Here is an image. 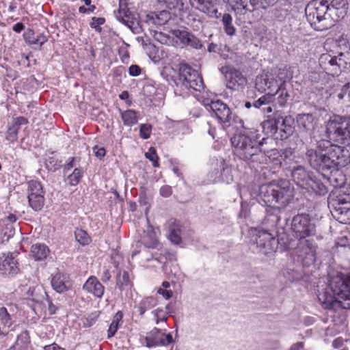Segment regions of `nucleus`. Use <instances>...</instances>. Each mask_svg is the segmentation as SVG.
I'll list each match as a JSON object with an SVG mask.
<instances>
[{
	"label": "nucleus",
	"instance_id": "nucleus-1",
	"mask_svg": "<svg viewBox=\"0 0 350 350\" xmlns=\"http://www.w3.org/2000/svg\"><path fill=\"white\" fill-rule=\"evenodd\" d=\"M306 158L312 167L322 172L338 170L350 163L349 151L327 140H321L316 148L308 150Z\"/></svg>",
	"mask_w": 350,
	"mask_h": 350
},
{
	"label": "nucleus",
	"instance_id": "nucleus-2",
	"mask_svg": "<svg viewBox=\"0 0 350 350\" xmlns=\"http://www.w3.org/2000/svg\"><path fill=\"white\" fill-rule=\"evenodd\" d=\"M318 299L325 308L332 306L335 302H338L343 308H349L350 274L334 277L327 286L319 291Z\"/></svg>",
	"mask_w": 350,
	"mask_h": 350
},
{
	"label": "nucleus",
	"instance_id": "nucleus-3",
	"mask_svg": "<svg viewBox=\"0 0 350 350\" xmlns=\"http://www.w3.org/2000/svg\"><path fill=\"white\" fill-rule=\"evenodd\" d=\"M234 154L244 161H258L261 152V143L257 135H250L249 133H239L231 138Z\"/></svg>",
	"mask_w": 350,
	"mask_h": 350
},
{
	"label": "nucleus",
	"instance_id": "nucleus-4",
	"mask_svg": "<svg viewBox=\"0 0 350 350\" xmlns=\"http://www.w3.org/2000/svg\"><path fill=\"white\" fill-rule=\"evenodd\" d=\"M261 193H264V200L271 206L284 207L293 198V189L290 183L286 180H280L278 183H271L262 186Z\"/></svg>",
	"mask_w": 350,
	"mask_h": 350
},
{
	"label": "nucleus",
	"instance_id": "nucleus-5",
	"mask_svg": "<svg viewBox=\"0 0 350 350\" xmlns=\"http://www.w3.org/2000/svg\"><path fill=\"white\" fill-rule=\"evenodd\" d=\"M255 85L259 92H267V94L262 96L254 103V107L258 109L262 105H267L272 103L275 95L280 90L278 81L275 79V75L273 72L262 73L258 75L255 80Z\"/></svg>",
	"mask_w": 350,
	"mask_h": 350
},
{
	"label": "nucleus",
	"instance_id": "nucleus-6",
	"mask_svg": "<svg viewBox=\"0 0 350 350\" xmlns=\"http://www.w3.org/2000/svg\"><path fill=\"white\" fill-rule=\"evenodd\" d=\"M326 135L330 142L350 145V123L340 116L334 115L325 123Z\"/></svg>",
	"mask_w": 350,
	"mask_h": 350
},
{
	"label": "nucleus",
	"instance_id": "nucleus-7",
	"mask_svg": "<svg viewBox=\"0 0 350 350\" xmlns=\"http://www.w3.org/2000/svg\"><path fill=\"white\" fill-rule=\"evenodd\" d=\"M317 248L313 238L297 241L295 252L297 260L305 267L313 265L317 259Z\"/></svg>",
	"mask_w": 350,
	"mask_h": 350
},
{
	"label": "nucleus",
	"instance_id": "nucleus-8",
	"mask_svg": "<svg viewBox=\"0 0 350 350\" xmlns=\"http://www.w3.org/2000/svg\"><path fill=\"white\" fill-rule=\"evenodd\" d=\"M291 228L297 241L313 238L316 232L315 226L307 215L295 216L292 220Z\"/></svg>",
	"mask_w": 350,
	"mask_h": 350
},
{
	"label": "nucleus",
	"instance_id": "nucleus-9",
	"mask_svg": "<svg viewBox=\"0 0 350 350\" xmlns=\"http://www.w3.org/2000/svg\"><path fill=\"white\" fill-rule=\"evenodd\" d=\"M255 242L257 252L265 255L272 254L276 247L277 241L271 234L264 230H254Z\"/></svg>",
	"mask_w": 350,
	"mask_h": 350
},
{
	"label": "nucleus",
	"instance_id": "nucleus-10",
	"mask_svg": "<svg viewBox=\"0 0 350 350\" xmlns=\"http://www.w3.org/2000/svg\"><path fill=\"white\" fill-rule=\"evenodd\" d=\"M321 60L327 62L332 67L333 75H338L342 71L350 70V51L340 53L338 56L332 57L329 55H321Z\"/></svg>",
	"mask_w": 350,
	"mask_h": 350
},
{
	"label": "nucleus",
	"instance_id": "nucleus-11",
	"mask_svg": "<svg viewBox=\"0 0 350 350\" xmlns=\"http://www.w3.org/2000/svg\"><path fill=\"white\" fill-rule=\"evenodd\" d=\"M28 201L36 211H40L44 204V191L39 181L31 180L28 183Z\"/></svg>",
	"mask_w": 350,
	"mask_h": 350
},
{
	"label": "nucleus",
	"instance_id": "nucleus-12",
	"mask_svg": "<svg viewBox=\"0 0 350 350\" xmlns=\"http://www.w3.org/2000/svg\"><path fill=\"white\" fill-rule=\"evenodd\" d=\"M180 76L185 86L196 91L203 88V81L198 72L187 64H180L179 68Z\"/></svg>",
	"mask_w": 350,
	"mask_h": 350
},
{
	"label": "nucleus",
	"instance_id": "nucleus-13",
	"mask_svg": "<svg viewBox=\"0 0 350 350\" xmlns=\"http://www.w3.org/2000/svg\"><path fill=\"white\" fill-rule=\"evenodd\" d=\"M292 178L298 186L306 190L311 189L312 191H315L319 185L318 182L301 165L293 168Z\"/></svg>",
	"mask_w": 350,
	"mask_h": 350
},
{
	"label": "nucleus",
	"instance_id": "nucleus-14",
	"mask_svg": "<svg viewBox=\"0 0 350 350\" xmlns=\"http://www.w3.org/2000/svg\"><path fill=\"white\" fill-rule=\"evenodd\" d=\"M203 104L205 106H208L221 122H228L230 120L232 115L230 109L227 105L220 100H209L205 99L203 100Z\"/></svg>",
	"mask_w": 350,
	"mask_h": 350
},
{
	"label": "nucleus",
	"instance_id": "nucleus-15",
	"mask_svg": "<svg viewBox=\"0 0 350 350\" xmlns=\"http://www.w3.org/2000/svg\"><path fill=\"white\" fill-rule=\"evenodd\" d=\"M146 346L148 347L163 345L166 346L172 342L171 334H165L161 329L154 327L146 336Z\"/></svg>",
	"mask_w": 350,
	"mask_h": 350
},
{
	"label": "nucleus",
	"instance_id": "nucleus-16",
	"mask_svg": "<svg viewBox=\"0 0 350 350\" xmlns=\"http://www.w3.org/2000/svg\"><path fill=\"white\" fill-rule=\"evenodd\" d=\"M227 87L232 90L243 88L247 84V79L235 69H230L226 74Z\"/></svg>",
	"mask_w": 350,
	"mask_h": 350
},
{
	"label": "nucleus",
	"instance_id": "nucleus-17",
	"mask_svg": "<svg viewBox=\"0 0 350 350\" xmlns=\"http://www.w3.org/2000/svg\"><path fill=\"white\" fill-rule=\"evenodd\" d=\"M51 286L57 293H62L70 289L72 284L66 274L58 272L53 275Z\"/></svg>",
	"mask_w": 350,
	"mask_h": 350
},
{
	"label": "nucleus",
	"instance_id": "nucleus-18",
	"mask_svg": "<svg viewBox=\"0 0 350 350\" xmlns=\"http://www.w3.org/2000/svg\"><path fill=\"white\" fill-rule=\"evenodd\" d=\"M170 33L172 36L179 39L182 43L189 45L194 49H199L202 46L198 38L185 30L172 29L170 31Z\"/></svg>",
	"mask_w": 350,
	"mask_h": 350
},
{
	"label": "nucleus",
	"instance_id": "nucleus-19",
	"mask_svg": "<svg viewBox=\"0 0 350 350\" xmlns=\"http://www.w3.org/2000/svg\"><path fill=\"white\" fill-rule=\"evenodd\" d=\"M0 270L5 274H14L17 273L18 268L17 261L12 254H3L0 257Z\"/></svg>",
	"mask_w": 350,
	"mask_h": 350
},
{
	"label": "nucleus",
	"instance_id": "nucleus-20",
	"mask_svg": "<svg viewBox=\"0 0 350 350\" xmlns=\"http://www.w3.org/2000/svg\"><path fill=\"white\" fill-rule=\"evenodd\" d=\"M279 130L282 138H287L293 133L294 119L291 116L278 118Z\"/></svg>",
	"mask_w": 350,
	"mask_h": 350
},
{
	"label": "nucleus",
	"instance_id": "nucleus-21",
	"mask_svg": "<svg viewBox=\"0 0 350 350\" xmlns=\"http://www.w3.org/2000/svg\"><path fill=\"white\" fill-rule=\"evenodd\" d=\"M189 1L192 7L211 16L214 14L217 18L218 17L211 0H189Z\"/></svg>",
	"mask_w": 350,
	"mask_h": 350
},
{
	"label": "nucleus",
	"instance_id": "nucleus-22",
	"mask_svg": "<svg viewBox=\"0 0 350 350\" xmlns=\"http://www.w3.org/2000/svg\"><path fill=\"white\" fill-rule=\"evenodd\" d=\"M297 122L298 126L304 131H312L314 129V118L310 113L299 114L297 116Z\"/></svg>",
	"mask_w": 350,
	"mask_h": 350
},
{
	"label": "nucleus",
	"instance_id": "nucleus-23",
	"mask_svg": "<svg viewBox=\"0 0 350 350\" xmlns=\"http://www.w3.org/2000/svg\"><path fill=\"white\" fill-rule=\"evenodd\" d=\"M146 22L148 21H159L161 22H169L171 20L174 21L171 13L165 9L161 10L151 11L146 14Z\"/></svg>",
	"mask_w": 350,
	"mask_h": 350
},
{
	"label": "nucleus",
	"instance_id": "nucleus-24",
	"mask_svg": "<svg viewBox=\"0 0 350 350\" xmlns=\"http://www.w3.org/2000/svg\"><path fill=\"white\" fill-rule=\"evenodd\" d=\"M49 254L48 247L42 243L33 245L31 248V256L36 260H42L45 259Z\"/></svg>",
	"mask_w": 350,
	"mask_h": 350
},
{
	"label": "nucleus",
	"instance_id": "nucleus-25",
	"mask_svg": "<svg viewBox=\"0 0 350 350\" xmlns=\"http://www.w3.org/2000/svg\"><path fill=\"white\" fill-rule=\"evenodd\" d=\"M121 118L125 126H132L137 123L139 113L135 110L128 109L121 112Z\"/></svg>",
	"mask_w": 350,
	"mask_h": 350
},
{
	"label": "nucleus",
	"instance_id": "nucleus-26",
	"mask_svg": "<svg viewBox=\"0 0 350 350\" xmlns=\"http://www.w3.org/2000/svg\"><path fill=\"white\" fill-rule=\"evenodd\" d=\"M89 291L96 297L100 298L104 293V286L95 277L91 276L89 278Z\"/></svg>",
	"mask_w": 350,
	"mask_h": 350
},
{
	"label": "nucleus",
	"instance_id": "nucleus-27",
	"mask_svg": "<svg viewBox=\"0 0 350 350\" xmlns=\"http://www.w3.org/2000/svg\"><path fill=\"white\" fill-rule=\"evenodd\" d=\"M170 234L168 238L174 244H179L181 242L180 226L176 222H173L170 226Z\"/></svg>",
	"mask_w": 350,
	"mask_h": 350
},
{
	"label": "nucleus",
	"instance_id": "nucleus-28",
	"mask_svg": "<svg viewBox=\"0 0 350 350\" xmlns=\"http://www.w3.org/2000/svg\"><path fill=\"white\" fill-rule=\"evenodd\" d=\"M157 304V301L152 297H148L144 299L139 304L138 309L141 315H143L146 311L152 308Z\"/></svg>",
	"mask_w": 350,
	"mask_h": 350
},
{
	"label": "nucleus",
	"instance_id": "nucleus-29",
	"mask_svg": "<svg viewBox=\"0 0 350 350\" xmlns=\"http://www.w3.org/2000/svg\"><path fill=\"white\" fill-rule=\"evenodd\" d=\"M144 243L150 247H154L158 243L157 233L151 228L148 230V233L142 237Z\"/></svg>",
	"mask_w": 350,
	"mask_h": 350
},
{
	"label": "nucleus",
	"instance_id": "nucleus-30",
	"mask_svg": "<svg viewBox=\"0 0 350 350\" xmlns=\"http://www.w3.org/2000/svg\"><path fill=\"white\" fill-rule=\"evenodd\" d=\"M117 286L120 291H124L126 287L130 286L129 275L128 272L120 271L116 278Z\"/></svg>",
	"mask_w": 350,
	"mask_h": 350
},
{
	"label": "nucleus",
	"instance_id": "nucleus-31",
	"mask_svg": "<svg viewBox=\"0 0 350 350\" xmlns=\"http://www.w3.org/2000/svg\"><path fill=\"white\" fill-rule=\"evenodd\" d=\"M122 315L120 312H117L113 317V321L111 323L108 329V338L112 337L117 332L120 323L122 321Z\"/></svg>",
	"mask_w": 350,
	"mask_h": 350
},
{
	"label": "nucleus",
	"instance_id": "nucleus-32",
	"mask_svg": "<svg viewBox=\"0 0 350 350\" xmlns=\"http://www.w3.org/2000/svg\"><path fill=\"white\" fill-rule=\"evenodd\" d=\"M82 177V172L78 168H75L72 174H69L66 181L71 185H77Z\"/></svg>",
	"mask_w": 350,
	"mask_h": 350
},
{
	"label": "nucleus",
	"instance_id": "nucleus-33",
	"mask_svg": "<svg viewBox=\"0 0 350 350\" xmlns=\"http://www.w3.org/2000/svg\"><path fill=\"white\" fill-rule=\"evenodd\" d=\"M179 0H153L154 5L159 8L172 9L177 6Z\"/></svg>",
	"mask_w": 350,
	"mask_h": 350
},
{
	"label": "nucleus",
	"instance_id": "nucleus-34",
	"mask_svg": "<svg viewBox=\"0 0 350 350\" xmlns=\"http://www.w3.org/2000/svg\"><path fill=\"white\" fill-rule=\"evenodd\" d=\"M278 118H271L264 122V127L270 129L271 134L275 133L279 130Z\"/></svg>",
	"mask_w": 350,
	"mask_h": 350
},
{
	"label": "nucleus",
	"instance_id": "nucleus-35",
	"mask_svg": "<svg viewBox=\"0 0 350 350\" xmlns=\"http://www.w3.org/2000/svg\"><path fill=\"white\" fill-rule=\"evenodd\" d=\"M0 322L7 326L12 325L11 316L5 307L0 308Z\"/></svg>",
	"mask_w": 350,
	"mask_h": 350
},
{
	"label": "nucleus",
	"instance_id": "nucleus-36",
	"mask_svg": "<svg viewBox=\"0 0 350 350\" xmlns=\"http://www.w3.org/2000/svg\"><path fill=\"white\" fill-rule=\"evenodd\" d=\"M75 239L82 245L88 244V237L86 231L77 228L75 230Z\"/></svg>",
	"mask_w": 350,
	"mask_h": 350
},
{
	"label": "nucleus",
	"instance_id": "nucleus-37",
	"mask_svg": "<svg viewBox=\"0 0 350 350\" xmlns=\"http://www.w3.org/2000/svg\"><path fill=\"white\" fill-rule=\"evenodd\" d=\"M146 157L152 162L154 167H157L159 166L158 156L156 150L153 147H150L148 151L145 154Z\"/></svg>",
	"mask_w": 350,
	"mask_h": 350
},
{
	"label": "nucleus",
	"instance_id": "nucleus-38",
	"mask_svg": "<svg viewBox=\"0 0 350 350\" xmlns=\"http://www.w3.org/2000/svg\"><path fill=\"white\" fill-rule=\"evenodd\" d=\"M152 132V126L149 124H143L139 127V134L142 139H147Z\"/></svg>",
	"mask_w": 350,
	"mask_h": 350
},
{
	"label": "nucleus",
	"instance_id": "nucleus-39",
	"mask_svg": "<svg viewBox=\"0 0 350 350\" xmlns=\"http://www.w3.org/2000/svg\"><path fill=\"white\" fill-rule=\"evenodd\" d=\"M18 129L16 126H12L8 129L6 139L13 143L17 139Z\"/></svg>",
	"mask_w": 350,
	"mask_h": 350
},
{
	"label": "nucleus",
	"instance_id": "nucleus-40",
	"mask_svg": "<svg viewBox=\"0 0 350 350\" xmlns=\"http://www.w3.org/2000/svg\"><path fill=\"white\" fill-rule=\"evenodd\" d=\"M340 100L346 99L350 102V84L343 85L340 92L338 94Z\"/></svg>",
	"mask_w": 350,
	"mask_h": 350
},
{
	"label": "nucleus",
	"instance_id": "nucleus-41",
	"mask_svg": "<svg viewBox=\"0 0 350 350\" xmlns=\"http://www.w3.org/2000/svg\"><path fill=\"white\" fill-rule=\"evenodd\" d=\"M275 75V79H278L279 85L282 88V85L285 83L287 77V70L285 69L278 70L277 72H273Z\"/></svg>",
	"mask_w": 350,
	"mask_h": 350
},
{
	"label": "nucleus",
	"instance_id": "nucleus-42",
	"mask_svg": "<svg viewBox=\"0 0 350 350\" xmlns=\"http://www.w3.org/2000/svg\"><path fill=\"white\" fill-rule=\"evenodd\" d=\"M131 13L129 10H120L118 12V15H117V19L120 22H131Z\"/></svg>",
	"mask_w": 350,
	"mask_h": 350
},
{
	"label": "nucleus",
	"instance_id": "nucleus-43",
	"mask_svg": "<svg viewBox=\"0 0 350 350\" xmlns=\"http://www.w3.org/2000/svg\"><path fill=\"white\" fill-rule=\"evenodd\" d=\"M154 316L156 323L158 324L159 321H166L167 317L163 313L162 309L157 308L152 312Z\"/></svg>",
	"mask_w": 350,
	"mask_h": 350
},
{
	"label": "nucleus",
	"instance_id": "nucleus-44",
	"mask_svg": "<svg viewBox=\"0 0 350 350\" xmlns=\"http://www.w3.org/2000/svg\"><path fill=\"white\" fill-rule=\"evenodd\" d=\"M279 90L280 91V94L279 95V96L278 98V103L280 106H284L287 102L288 94L281 87H280V90Z\"/></svg>",
	"mask_w": 350,
	"mask_h": 350
},
{
	"label": "nucleus",
	"instance_id": "nucleus-45",
	"mask_svg": "<svg viewBox=\"0 0 350 350\" xmlns=\"http://www.w3.org/2000/svg\"><path fill=\"white\" fill-rule=\"evenodd\" d=\"M165 272L168 274L173 275L174 278H178L182 275V273H181L179 267L176 265H172L170 266V271H168L166 269Z\"/></svg>",
	"mask_w": 350,
	"mask_h": 350
},
{
	"label": "nucleus",
	"instance_id": "nucleus-46",
	"mask_svg": "<svg viewBox=\"0 0 350 350\" xmlns=\"http://www.w3.org/2000/svg\"><path fill=\"white\" fill-rule=\"evenodd\" d=\"M25 39L30 44H34L35 42V33L31 30L28 29L24 33Z\"/></svg>",
	"mask_w": 350,
	"mask_h": 350
},
{
	"label": "nucleus",
	"instance_id": "nucleus-47",
	"mask_svg": "<svg viewBox=\"0 0 350 350\" xmlns=\"http://www.w3.org/2000/svg\"><path fill=\"white\" fill-rule=\"evenodd\" d=\"M172 193V188L168 185H164L160 189V194L164 198L170 196Z\"/></svg>",
	"mask_w": 350,
	"mask_h": 350
},
{
	"label": "nucleus",
	"instance_id": "nucleus-48",
	"mask_svg": "<svg viewBox=\"0 0 350 350\" xmlns=\"http://www.w3.org/2000/svg\"><path fill=\"white\" fill-rule=\"evenodd\" d=\"M129 75L136 77L140 75L141 68L137 65H132L129 68Z\"/></svg>",
	"mask_w": 350,
	"mask_h": 350
},
{
	"label": "nucleus",
	"instance_id": "nucleus-49",
	"mask_svg": "<svg viewBox=\"0 0 350 350\" xmlns=\"http://www.w3.org/2000/svg\"><path fill=\"white\" fill-rule=\"evenodd\" d=\"M74 161H75L74 158L68 159L67 163L65 164L64 167V172L65 174H68L69 172V171L75 167Z\"/></svg>",
	"mask_w": 350,
	"mask_h": 350
},
{
	"label": "nucleus",
	"instance_id": "nucleus-50",
	"mask_svg": "<svg viewBox=\"0 0 350 350\" xmlns=\"http://www.w3.org/2000/svg\"><path fill=\"white\" fill-rule=\"evenodd\" d=\"M93 151L95 156L100 159H102L105 154V150L104 149V148L102 147L98 148L97 146H95L93 148Z\"/></svg>",
	"mask_w": 350,
	"mask_h": 350
},
{
	"label": "nucleus",
	"instance_id": "nucleus-51",
	"mask_svg": "<svg viewBox=\"0 0 350 350\" xmlns=\"http://www.w3.org/2000/svg\"><path fill=\"white\" fill-rule=\"evenodd\" d=\"M157 293L159 295H161L166 299H170L172 296V292L171 291H167V289H163L161 288L158 289Z\"/></svg>",
	"mask_w": 350,
	"mask_h": 350
},
{
	"label": "nucleus",
	"instance_id": "nucleus-52",
	"mask_svg": "<svg viewBox=\"0 0 350 350\" xmlns=\"http://www.w3.org/2000/svg\"><path fill=\"white\" fill-rule=\"evenodd\" d=\"M28 120L24 117H18L15 119L14 123L12 126H16L19 129L21 125L27 124Z\"/></svg>",
	"mask_w": 350,
	"mask_h": 350
},
{
	"label": "nucleus",
	"instance_id": "nucleus-53",
	"mask_svg": "<svg viewBox=\"0 0 350 350\" xmlns=\"http://www.w3.org/2000/svg\"><path fill=\"white\" fill-rule=\"evenodd\" d=\"M224 29L226 33L229 36L234 34L235 29L232 23H224Z\"/></svg>",
	"mask_w": 350,
	"mask_h": 350
},
{
	"label": "nucleus",
	"instance_id": "nucleus-54",
	"mask_svg": "<svg viewBox=\"0 0 350 350\" xmlns=\"http://www.w3.org/2000/svg\"><path fill=\"white\" fill-rule=\"evenodd\" d=\"M46 41V38L44 36H40L38 38L35 37L34 44L42 46Z\"/></svg>",
	"mask_w": 350,
	"mask_h": 350
},
{
	"label": "nucleus",
	"instance_id": "nucleus-55",
	"mask_svg": "<svg viewBox=\"0 0 350 350\" xmlns=\"http://www.w3.org/2000/svg\"><path fill=\"white\" fill-rule=\"evenodd\" d=\"M344 340L341 338H338L333 341L332 345L334 348H339L343 345Z\"/></svg>",
	"mask_w": 350,
	"mask_h": 350
},
{
	"label": "nucleus",
	"instance_id": "nucleus-56",
	"mask_svg": "<svg viewBox=\"0 0 350 350\" xmlns=\"http://www.w3.org/2000/svg\"><path fill=\"white\" fill-rule=\"evenodd\" d=\"M44 350H66V349L59 347L55 343H53V344L45 346Z\"/></svg>",
	"mask_w": 350,
	"mask_h": 350
},
{
	"label": "nucleus",
	"instance_id": "nucleus-57",
	"mask_svg": "<svg viewBox=\"0 0 350 350\" xmlns=\"http://www.w3.org/2000/svg\"><path fill=\"white\" fill-rule=\"evenodd\" d=\"M272 103H269L267 105H262L260 108L263 113H271L273 111L271 104Z\"/></svg>",
	"mask_w": 350,
	"mask_h": 350
},
{
	"label": "nucleus",
	"instance_id": "nucleus-58",
	"mask_svg": "<svg viewBox=\"0 0 350 350\" xmlns=\"http://www.w3.org/2000/svg\"><path fill=\"white\" fill-rule=\"evenodd\" d=\"M303 349L304 343L301 342L293 345L291 347V350H302Z\"/></svg>",
	"mask_w": 350,
	"mask_h": 350
},
{
	"label": "nucleus",
	"instance_id": "nucleus-59",
	"mask_svg": "<svg viewBox=\"0 0 350 350\" xmlns=\"http://www.w3.org/2000/svg\"><path fill=\"white\" fill-rule=\"evenodd\" d=\"M24 28L23 23H16V25L13 27L14 31L17 33L21 32Z\"/></svg>",
	"mask_w": 350,
	"mask_h": 350
},
{
	"label": "nucleus",
	"instance_id": "nucleus-60",
	"mask_svg": "<svg viewBox=\"0 0 350 350\" xmlns=\"http://www.w3.org/2000/svg\"><path fill=\"white\" fill-rule=\"evenodd\" d=\"M49 310L51 314H55L57 311V307L51 302H50L49 305Z\"/></svg>",
	"mask_w": 350,
	"mask_h": 350
},
{
	"label": "nucleus",
	"instance_id": "nucleus-61",
	"mask_svg": "<svg viewBox=\"0 0 350 350\" xmlns=\"http://www.w3.org/2000/svg\"><path fill=\"white\" fill-rule=\"evenodd\" d=\"M119 97L122 100H126L129 98V93L127 91H123L120 95Z\"/></svg>",
	"mask_w": 350,
	"mask_h": 350
},
{
	"label": "nucleus",
	"instance_id": "nucleus-62",
	"mask_svg": "<svg viewBox=\"0 0 350 350\" xmlns=\"http://www.w3.org/2000/svg\"><path fill=\"white\" fill-rule=\"evenodd\" d=\"M7 219L10 222L14 223L16 221V217L13 214H10L9 216H8Z\"/></svg>",
	"mask_w": 350,
	"mask_h": 350
},
{
	"label": "nucleus",
	"instance_id": "nucleus-63",
	"mask_svg": "<svg viewBox=\"0 0 350 350\" xmlns=\"http://www.w3.org/2000/svg\"><path fill=\"white\" fill-rule=\"evenodd\" d=\"M92 22H105V18L102 17L92 16Z\"/></svg>",
	"mask_w": 350,
	"mask_h": 350
},
{
	"label": "nucleus",
	"instance_id": "nucleus-64",
	"mask_svg": "<svg viewBox=\"0 0 350 350\" xmlns=\"http://www.w3.org/2000/svg\"><path fill=\"white\" fill-rule=\"evenodd\" d=\"M215 47H216V44L211 43L208 45V51L209 52L215 51Z\"/></svg>",
	"mask_w": 350,
	"mask_h": 350
}]
</instances>
